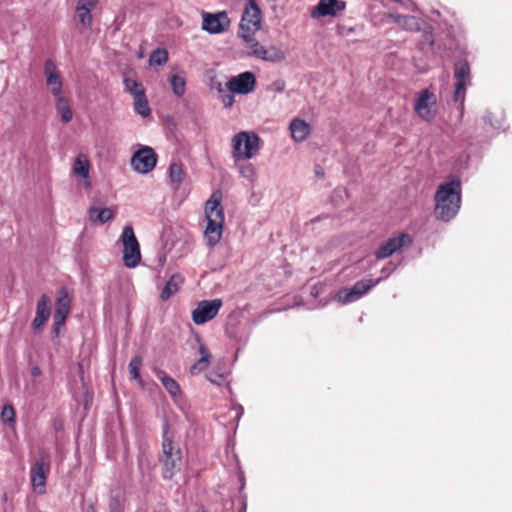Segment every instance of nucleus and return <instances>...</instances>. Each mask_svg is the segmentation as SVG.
Segmentation results:
<instances>
[{"label":"nucleus","mask_w":512,"mask_h":512,"mask_svg":"<svg viewBox=\"0 0 512 512\" xmlns=\"http://www.w3.org/2000/svg\"><path fill=\"white\" fill-rule=\"evenodd\" d=\"M462 183L459 177H449L441 183L435 193V216L448 222L453 219L461 207Z\"/></svg>","instance_id":"f257e3e1"},{"label":"nucleus","mask_w":512,"mask_h":512,"mask_svg":"<svg viewBox=\"0 0 512 512\" xmlns=\"http://www.w3.org/2000/svg\"><path fill=\"white\" fill-rule=\"evenodd\" d=\"M454 93L453 100L459 103L461 114L464 110L466 87L470 84V65L467 60H458L454 65Z\"/></svg>","instance_id":"6e6552de"},{"label":"nucleus","mask_w":512,"mask_h":512,"mask_svg":"<svg viewBox=\"0 0 512 512\" xmlns=\"http://www.w3.org/2000/svg\"><path fill=\"white\" fill-rule=\"evenodd\" d=\"M50 470L51 456L46 450L40 449L29 471L31 488L36 494L44 495L46 493L47 477Z\"/></svg>","instance_id":"39448f33"},{"label":"nucleus","mask_w":512,"mask_h":512,"mask_svg":"<svg viewBox=\"0 0 512 512\" xmlns=\"http://www.w3.org/2000/svg\"><path fill=\"white\" fill-rule=\"evenodd\" d=\"M255 84V75L250 71H245L231 77L226 83V88L231 93L246 95L254 90Z\"/></svg>","instance_id":"dca6fc26"},{"label":"nucleus","mask_w":512,"mask_h":512,"mask_svg":"<svg viewBox=\"0 0 512 512\" xmlns=\"http://www.w3.org/2000/svg\"><path fill=\"white\" fill-rule=\"evenodd\" d=\"M195 341L198 344V353L200 354V358H207L211 360L212 355L210 353V350L206 346V344L202 341L199 335H196Z\"/></svg>","instance_id":"ea45409f"},{"label":"nucleus","mask_w":512,"mask_h":512,"mask_svg":"<svg viewBox=\"0 0 512 512\" xmlns=\"http://www.w3.org/2000/svg\"><path fill=\"white\" fill-rule=\"evenodd\" d=\"M284 57H285V55L280 49H278L275 46H271L268 48L265 47V49L263 51V55L261 56L260 59L266 60V61H271V62H277V61L283 60Z\"/></svg>","instance_id":"473e14b6"},{"label":"nucleus","mask_w":512,"mask_h":512,"mask_svg":"<svg viewBox=\"0 0 512 512\" xmlns=\"http://www.w3.org/2000/svg\"><path fill=\"white\" fill-rule=\"evenodd\" d=\"M218 94H219V99L225 108H231L233 106V104L235 102V97L233 95L234 93H231L230 91L227 93L223 89V93H218Z\"/></svg>","instance_id":"a19ab883"},{"label":"nucleus","mask_w":512,"mask_h":512,"mask_svg":"<svg viewBox=\"0 0 512 512\" xmlns=\"http://www.w3.org/2000/svg\"><path fill=\"white\" fill-rule=\"evenodd\" d=\"M277 88H279V90H283V87H280V85H277Z\"/></svg>","instance_id":"603ef678"},{"label":"nucleus","mask_w":512,"mask_h":512,"mask_svg":"<svg viewBox=\"0 0 512 512\" xmlns=\"http://www.w3.org/2000/svg\"><path fill=\"white\" fill-rule=\"evenodd\" d=\"M98 0H78L75 8V21L83 29L87 30L92 25L91 12L97 6Z\"/></svg>","instance_id":"f3484780"},{"label":"nucleus","mask_w":512,"mask_h":512,"mask_svg":"<svg viewBox=\"0 0 512 512\" xmlns=\"http://www.w3.org/2000/svg\"><path fill=\"white\" fill-rule=\"evenodd\" d=\"M209 359L207 358H199L191 367H190V374L196 375L199 374L207 369V367L210 364Z\"/></svg>","instance_id":"58836bf2"},{"label":"nucleus","mask_w":512,"mask_h":512,"mask_svg":"<svg viewBox=\"0 0 512 512\" xmlns=\"http://www.w3.org/2000/svg\"><path fill=\"white\" fill-rule=\"evenodd\" d=\"M156 375L158 379L161 381L166 391L177 403L178 400L182 397V391L178 382L161 370L158 371Z\"/></svg>","instance_id":"4be33fe9"},{"label":"nucleus","mask_w":512,"mask_h":512,"mask_svg":"<svg viewBox=\"0 0 512 512\" xmlns=\"http://www.w3.org/2000/svg\"><path fill=\"white\" fill-rule=\"evenodd\" d=\"M260 137L253 131H240L231 141V154L234 163L250 160L260 149Z\"/></svg>","instance_id":"20e7f679"},{"label":"nucleus","mask_w":512,"mask_h":512,"mask_svg":"<svg viewBox=\"0 0 512 512\" xmlns=\"http://www.w3.org/2000/svg\"><path fill=\"white\" fill-rule=\"evenodd\" d=\"M157 154L149 146H141L131 157V166L139 174H148L157 164Z\"/></svg>","instance_id":"1a4fd4ad"},{"label":"nucleus","mask_w":512,"mask_h":512,"mask_svg":"<svg viewBox=\"0 0 512 512\" xmlns=\"http://www.w3.org/2000/svg\"><path fill=\"white\" fill-rule=\"evenodd\" d=\"M172 92L177 97H182L186 91V79L184 72L180 74H172L169 77Z\"/></svg>","instance_id":"cd10ccee"},{"label":"nucleus","mask_w":512,"mask_h":512,"mask_svg":"<svg viewBox=\"0 0 512 512\" xmlns=\"http://www.w3.org/2000/svg\"><path fill=\"white\" fill-rule=\"evenodd\" d=\"M123 84L125 90L129 92L133 98L137 97L138 93H145L142 83L127 75L124 76Z\"/></svg>","instance_id":"c756f323"},{"label":"nucleus","mask_w":512,"mask_h":512,"mask_svg":"<svg viewBox=\"0 0 512 512\" xmlns=\"http://www.w3.org/2000/svg\"><path fill=\"white\" fill-rule=\"evenodd\" d=\"M277 88H279V90H283V87H280V85H277Z\"/></svg>","instance_id":"3c124183"},{"label":"nucleus","mask_w":512,"mask_h":512,"mask_svg":"<svg viewBox=\"0 0 512 512\" xmlns=\"http://www.w3.org/2000/svg\"><path fill=\"white\" fill-rule=\"evenodd\" d=\"M239 410H240V412L238 413V417H240V416H241V414L243 413V408H242V406H239Z\"/></svg>","instance_id":"de8ad7c7"},{"label":"nucleus","mask_w":512,"mask_h":512,"mask_svg":"<svg viewBox=\"0 0 512 512\" xmlns=\"http://www.w3.org/2000/svg\"><path fill=\"white\" fill-rule=\"evenodd\" d=\"M162 438V456L159 458L162 465V477L171 480L180 470L181 451L174 444L173 434L170 432L169 421L166 417L163 421Z\"/></svg>","instance_id":"7ed1b4c3"},{"label":"nucleus","mask_w":512,"mask_h":512,"mask_svg":"<svg viewBox=\"0 0 512 512\" xmlns=\"http://www.w3.org/2000/svg\"><path fill=\"white\" fill-rule=\"evenodd\" d=\"M207 379L212 384L217 386H221L227 382L228 374L226 372H219L216 370H212L207 374Z\"/></svg>","instance_id":"e433bc0d"},{"label":"nucleus","mask_w":512,"mask_h":512,"mask_svg":"<svg viewBox=\"0 0 512 512\" xmlns=\"http://www.w3.org/2000/svg\"><path fill=\"white\" fill-rule=\"evenodd\" d=\"M425 37H426L427 40L429 39L430 40V44L433 45L434 41L432 39V34L430 33L429 35H425Z\"/></svg>","instance_id":"49530a36"},{"label":"nucleus","mask_w":512,"mask_h":512,"mask_svg":"<svg viewBox=\"0 0 512 512\" xmlns=\"http://www.w3.org/2000/svg\"><path fill=\"white\" fill-rule=\"evenodd\" d=\"M316 173H317V175H322L323 174L322 172H320L318 170L316 171Z\"/></svg>","instance_id":"8fccbe9b"},{"label":"nucleus","mask_w":512,"mask_h":512,"mask_svg":"<svg viewBox=\"0 0 512 512\" xmlns=\"http://www.w3.org/2000/svg\"><path fill=\"white\" fill-rule=\"evenodd\" d=\"M484 121L486 124H489L493 129L495 130H498L500 129V122L499 121H496L495 123L492 121L491 119V113H487L485 116H484Z\"/></svg>","instance_id":"c03bdc74"},{"label":"nucleus","mask_w":512,"mask_h":512,"mask_svg":"<svg viewBox=\"0 0 512 512\" xmlns=\"http://www.w3.org/2000/svg\"><path fill=\"white\" fill-rule=\"evenodd\" d=\"M143 359L141 356H134L129 363V373L130 377L133 380L138 381L139 383H142V379L140 376V369L142 367Z\"/></svg>","instance_id":"2f4dec72"},{"label":"nucleus","mask_w":512,"mask_h":512,"mask_svg":"<svg viewBox=\"0 0 512 512\" xmlns=\"http://www.w3.org/2000/svg\"><path fill=\"white\" fill-rule=\"evenodd\" d=\"M134 100V110L142 117H148L151 114V109L146 97V93H138Z\"/></svg>","instance_id":"c85d7f7f"},{"label":"nucleus","mask_w":512,"mask_h":512,"mask_svg":"<svg viewBox=\"0 0 512 512\" xmlns=\"http://www.w3.org/2000/svg\"><path fill=\"white\" fill-rule=\"evenodd\" d=\"M261 20V10L256 0H248L240 21L239 37L247 43L252 42L255 32L261 27Z\"/></svg>","instance_id":"423d86ee"},{"label":"nucleus","mask_w":512,"mask_h":512,"mask_svg":"<svg viewBox=\"0 0 512 512\" xmlns=\"http://www.w3.org/2000/svg\"><path fill=\"white\" fill-rule=\"evenodd\" d=\"M168 175L174 190H178L186 178V172L184 171L182 165L178 163L170 164Z\"/></svg>","instance_id":"a878e982"},{"label":"nucleus","mask_w":512,"mask_h":512,"mask_svg":"<svg viewBox=\"0 0 512 512\" xmlns=\"http://www.w3.org/2000/svg\"><path fill=\"white\" fill-rule=\"evenodd\" d=\"M88 216L95 224H104L114 218V212L110 208L91 206L88 209Z\"/></svg>","instance_id":"b1692460"},{"label":"nucleus","mask_w":512,"mask_h":512,"mask_svg":"<svg viewBox=\"0 0 512 512\" xmlns=\"http://www.w3.org/2000/svg\"><path fill=\"white\" fill-rule=\"evenodd\" d=\"M207 86L210 90H215L217 93H223V84L218 80L214 71H208L206 73Z\"/></svg>","instance_id":"c9c22d12"},{"label":"nucleus","mask_w":512,"mask_h":512,"mask_svg":"<svg viewBox=\"0 0 512 512\" xmlns=\"http://www.w3.org/2000/svg\"><path fill=\"white\" fill-rule=\"evenodd\" d=\"M207 225L204 231V239L208 246L214 247L222 237L224 225V211L221 205V195L213 193L205 204Z\"/></svg>","instance_id":"f03ea898"},{"label":"nucleus","mask_w":512,"mask_h":512,"mask_svg":"<svg viewBox=\"0 0 512 512\" xmlns=\"http://www.w3.org/2000/svg\"><path fill=\"white\" fill-rule=\"evenodd\" d=\"M397 268V265L392 263V262H389L387 263L382 269H381V276L379 278H377L376 280H379V283L382 281V280H385L387 279Z\"/></svg>","instance_id":"79ce46f5"},{"label":"nucleus","mask_w":512,"mask_h":512,"mask_svg":"<svg viewBox=\"0 0 512 512\" xmlns=\"http://www.w3.org/2000/svg\"><path fill=\"white\" fill-rule=\"evenodd\" d=\"M412 239L407 233H400L398 236L389 238L374 252V256L377 260H383L394 253L401 251L403 247L410 246Z\"/></svg>","instance_id":"2eb2a0df"},{"label":"nucleus","mask_w":512,"mask_h":512,"mask_svg":"<svg viewBox=\"0 0 512 512\" xmlns=\"http://www.w3.org/2000/svg\"><path fill=\"white\" fill-rule=\"evenodd\" d=\"M346 9V2L342 0H319L311 16L313 18L331 16L335 17Z\"/></svg>","instance_id":"a211bd4d"},{"label":"nucleus","mask_w":512,"mask_h":512,"mask_svg":"<svg viewBox=\"0 0 512 512\" xmlns=\"http://www.w3.org/2000/svg\"><path fill=\"white\" fill-rule=\"evenodd\" d=\"M71 297L65 288H61L56 299L55 311L53 315V332L56 336L60 333V328L65 325L66 319L70 313Z\"/></svg>","instance_id":"9d476101"},{"label":"nucleus","mask_w":512,"mask_h":512,"mask_svg":"<svg viewBox=\"0 0 512 512\" xmlns=\"http://www.w3.org/2000/svg\"><path fill=\"white\" fill-rule=\"evenodd\" d=\"M183 282L184 279L180 274L176 273L171 275V277L166 281L164 287L161 290V300L167 301L171 296L176 294L179 291Z\"/></svg>","instance_id":"5701e85b"},{"label":"nucleus","mask_w":512,"mask_h":512,"mask_svg":"<svg viewBox=\"0 0 512 512\" xmlns=\"http://www.w3.org/2000/svg\"><path fill=\"white\" fill-rule=\"evenodd\" d=\"M235 166L242 177L248 179L250 182H254L256 180L257 171L253 164L242 163V161H240L235 163Z\"/></svg>","instance_id":"7c9ffc66"},{"label":"nucleus","mask_w":512,"mask_h":512,"mask_svg":"<svg viewBox=\"0 0 512 512\" xmlns=\"http://www.w3.org/2000/svg\"><path fill=\"white\" fill-rule=\"evenodd\" d=\"M389 16L394 23L406 31L416 32L421 30L423 21L416 16L401 15L397 13H391Z\"/></svg>","instance_id":"412c9836"},{"label":"nucleus","mask_w":512,"mask_h":512,"mask_svg":"<svg viewBox=\"0 0 512 512\" xmlns=\"http://www.w3.org/2000/svg\"><path fill=\"white\" fill-rule=\"evenodd\" d=\"M245 511H246V504L244 503L243 507H242V512H245Z\"/></svg>","instance_id":"09e8293b"},{"label":"nucleus","mask_w":512,"mask_h":512,"mask_svg":"<svg viewBox=\"0 0 512 512\" xmlns=\"http://www.w3.org/2000/svg\"><path fill=\"white\" fill-rule=\"evenodd\" d=\"M44 75L46 78V85L54 97H58L62 94V80L57 71L55 63L48 59L44 63Z\"/></svg>","instance_id":"aec40b11"},{"label":"nucleus","mask_w":512,"mask_h":512,"mask_svg":"<svg viewBox=\"0 0 512 512\" xmlns=\"http://www.w3.org/2000/svg\"><path fill=\"white\" fill-rule=\"evenodd\" d=\"M202 29L209 34H221L227 31L231 21L225 11L217 13L203 12Z\"/></svg>","instance_id":"4468645a"},{"label":"nucleus","mask_w":512,"mask_h":512,"mask_svg":"<svg viewBox=\"0 0 512 512\" xmlns=\"http://www.w3.org/2000/svg\"><path fill=\"white\" fill-rule=\"evenodd\" d=\"M168 61V52L165 49H155L149 57L150 65H164Z\"/></svg>","instance_id":"72a5a7b5"},{"label":"nucleus","mask_w":512,"mask_h":512,"mask_svg":"<svg viewBox=\"0 0 512 512\" xmlns=\"http://www.w3.org/2000/svg\"><path fill=\"white\" fill-rule=\"evenodd\" d=\"M436 97L429 89L422 90L414 102V110L424 121L430 122L435 117Z\"/></svg>","instance_id":"ddd939ff"},{"label":"nucleus","mask_w":512,"mask_h":512,"mask_svg":"<svg viewBox=\"0 0 512 512\" xmlns=\"http://www.w3.org/2000/svg\"><path fill=\"white\" fill-rule=\"evenodd\" d=\"M1 420L5 424L15 423V410L12 405L5 404L1 410Z\"/></svg>","instance_id":"4c0bfd02"},{"label":"nucleus","mask_w":512,"mask_h":512,"mask_svg":"<svg viewBox=\"0 0 512 512\" xmlns=\"http://www.w3.org/2000/svg\"><path fill=\"white\" fill-rule=\"evenodd\" d=\"M123 245V262L127 268H135L141 261L140 245L131 224L124 226L120 235Z\"/></svg>","instance_id":"0eeeda50"},{"label":"nucleus","mask_w":512,"mask_h":512,"mask_svg":"<svg viewBox=\"0 0 512 512\" xmlns=\"http://www.w3.org/2000/svg\"><path fill=\"white\" fill-rule=\"evenodd\" d=\"M222 304V300L219 298L200 301L197 307L192 311L193 322L196 325H202L214 319L222 307Z\"/></svg>","instance_id":"f8f14e48"},{"label":"nucleus","mask_w":512,"mask_h":512,"mask_svg":"<svg viewBox=\"0 0 512 512\" xmlns=\"http://www.w3.org/2000/svg\"><path fill=\"white\" fill-rule=\"evenodd\" d=\"M41 373H42V371H41V369L38 366H33L31 368V375L33 377H38V376L41 375Z\"/></svg>","instance_id":"a18cd8bd"},{"label":"nucleus","mask_w":512,"mask_h":512,"mask_svg":"<svg viewBox=\"0 0 512 512\" xmlns=\"http://www.w3.org/2000/svg\"><path fill=\"white\" fill-rule=\"evenodd\" d=\"M51 315V301L46 294L41 295L36 304L32 328L35 332L42 330Z\"/></svg>","instance_id":"6ab92c4d"},{"label":"nucleus","mask_w":512,"mask_h":512,"mask_svg":"<svg viewBox=\"0 0 512 512\" xmlns=\"http://www.w3.org/2000/svg\"><path fill=\"white\" fill-rule=\"evenodd\" d=\"M379 284V280L362 279L357 281L351 288L342 289L337 293V300L342 304L357 301L370 289Z\"/></svg>","instance_id":"9b49d317"},{"label":"nucleus","mask_w":512,"mask_h":512,"mask_svg":"<svg viewBox=\"0 0 512 512\" xmlns=\"http://www.w3.org/2000/svg\"><path fill=\"white\" fill-rule=\"evenodd\" d=\"M55 100H56L55 107H56L57 112L60 114L62 122L63 123L70 122L73 117V112L69 105L68 100L63 95L55 97Z\"/></svg>","instance_id":"bb28decb"},{"label":"nucleus","mask_w":512,"mask_h":512,"mask_svg":"<svg viewBox=\"0 0 512 512\" xmlns=\"http://www.w3.org/2000/svg\"><path fill=\"white\" fill-rule=\"evenodd\" d=\"M89 168L90 164L88 160L82 159L80 156L77 157L75 166H74V173L82 178H87L89 176Z\"/></svg>","instance_id":"f704fd0d"},{"label":"nucleus","mask_w":512,"mask_h":512,"mask_svg":"<svg viewBox=\"0 0 512 512\" xmlns=\"http://www.w3.org/2000/svg\"><path fill=\"white\" fill-rule=\"evenodd\" d=\"M290 131L292 138L297 142H301L308 137L310 128L305 121L294 119L290 124Z\"/></svg>","instance_id":"393cba45"},{"label":"nucleus","mask_w":512,"mask_h":512,"mask_svg":"<svg viewBox=\"0 0 512 512\" xmlns=\"http://www.w3.org/2000/svg\"><path fill=\"white\" fill-rule=\"evenodd\" d=\"M252 42H253V44L251 45V53L250 54L252 56L260 59L261 56L263 55L265 46L260 45L258 42H254V40Z\"/></svg>","instance_id":"37998d69"}]
</instances>
